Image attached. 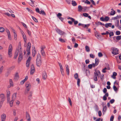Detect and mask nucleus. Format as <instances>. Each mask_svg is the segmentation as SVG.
Returning <instances> with one entry per match:
<instances>
[{"label": "nucleus", "mask_w": 121, "mask_h": 121, "mask_svg": "<svg viewBox=\"0 0 121 121\" xmlns=\"http://www.w3.org/2000/svg\"><path fill=\"white\" fill-rule=\"evenodd\" d=\"M42 61L41 60V56L39 53L37 55L36 59V64L37 66L39 67L41 65Z\"/></svg>", "instance_id": "1"}, {"label": "nucleus", "mask_w": 121, "mask_h": 121, "mask_svg": "<svg viewBox=\"0 0 121 121\" xmlns=\"http://www.w3.org/2000/svg\"><path fill=\"white\" fill-rule=\"evenodd\" d=\"M13 49L12 46V44H10L9 48L8 54L9 57H11L12 56V51Z\"/></svg>", "instance_id": "2"}, {"label": "nucleus", "mask_w": 121, "mask_h": 121, "mask_svg": "<svg viewBox=\"0 0 121 121\" xmlns=\"http://www.w3.org/2000/svg\"><path fill=\"white\" fill-rule=\"evenodd\" d=\"M112 50L113 51L112 52V54L116 55L119 53V52H118V49L117 48H111Z\"/></svg>", "instance_id": "3"}, {"label": "nucleus", "mask_w": 121, "mask_h": 121, "mask_svg": "<svg viewBox=\"0 0 121 121\" xmlns=\"http://www.w3.org/2000/svg\"><path fill=\"white\" fill-rule=\"evenodd\" d=\"M31 47V43L30 42H29L27 44V48L26 49V51L27 52V54L28 55H29L30 54V49Z\"/></svg>", "instance_id": "4"}, {"label": "nucleus", "mask_w": 121, "mask_h": 121, "mask_svg": "<svg viewBox=\"0 0 121 121\" xmlns=\"http://www.w3.org/2000/svg\"><path fill=\"white\" fill-rule=\"evenodd\" d=\"M31 60V57L30 56H29L27 60L26 65V66L27 67H29V64Z\"/></svg>", "instance_id": "5"}, {"label": "nucleus", "mask_w": 121, "mask_h": 121, "mask_svg": "<svg viewBox=\"0 0 121 121\" xmlns=\"http://www.w3.org/2000/svg\"><path fill=\"white\" fill-rule=\"evenodd\" d=\"M45 48V46L42 47L41 48V54L42 56H45V53L44 51L43 50V49Z\"/></svg>", "instance_id": "6"}, {"label": "nucleus", "mask_w": 121, "mask_h": 121, "mask_svg": "<svg viewBox=\"0 0 121 121\" xmlns=\"http://www.w3.org/2000/svg\"><path fill=\"white\" fill-rule=\"evenodd\" d=\"M16 51H18V52H19V54L22 53V50L21 49V43L20 42H19V43L18 49H17Z\"/></svg>", "instance_id": "7"}, {"label": "nucleus", "mask_w": 121, "mask_h": 121, "mask_svg": "<svg viewBox=\"0 0 121 121\" xmlns=\"http://www.w3.org/2000/svg\"><path fill=\"white\" fill-rule=\"evenodd\" d=\"M1 121H5L6 118V115L4 113L2 114L1 116Z\"/></svg>", "instance_id": "8"}, {"label": "nucleus", "mask_w": 121, "mask_h": 121, "mask_svg": "<svg viewBox=\"0 0 121 121\" xmlns=\"http://www.w3.org/2000/svg\"><path fill=\"white\" fill-rule=\"evenodd\" d=\"M56 31L59 34L61 35H63L64 34H65V33L64 31H62L60 30V29H57L56 30Z\"/></svg>", "instance_id": "9"}, {"label": "nucleus", "mask_w": 121, "mask_h": 121, "mask_svg": "<svg viewBox=\"0 0 121 121\" xmlns=\"http://www.w3.org/2000/svg\"><path fill=\"white\" fill-rule=\"evenodd\" d=\"M26 118L28 121H30L31 119L30 115L27 112H26Z\"/></svg>", "instance_id": "10"}, {"label": "nucleus", "mask_w": 121, "mask_h": 121, "mask_svg": "<svg viewBox=\"0 0 121 121\" xmlns=\"http://www.w3.org/2000/svg\"><path fill=\"white\" fill-rule=\"evenodd\" d=\"M0 97L1 99L2 102V103L5 100V96L4 94H2L0 95Z\"/></svg>", "instance_id": "11"}, {"label": "nucleus", "mask_w": 121, "mask_h": 121, "mask_svg": "<svg viewBox=\"0 0 121 121\" xmlns=\"http://www.w3.org/2000/svg\"><path fill=\"white\" fill-rule=\"evenodd\" d=\"M62 14L60 13H59L57 15V17L61 21H62L64 20V18L62 17L61 16H62Z\"/></svg>", "instance_id": "12"}, {"label": "nucleus", "mask_w": 121, "mask_h": 121, "mask_svg": "<svg viewBox=\"0 0 121 121\" xmlns=\"http://www.w3.org/2000/svg\"><path fill=\"white\" fill-rule=\"evenodd\" d=\"M99 62V60L97 58H96L95 60V63H93V67H94L95 66L97 65Z\"/></svg>", "instance_id": "13"}, {"label": "nucleus", "mask_w": 121, "mask_h": 121, "mask_svg": "<svg viewBox=\"0 0 121 121\" xmlns=\"http://www.w3.org/2000/svg\"><path fill=\"white\" fill-rule=\"evenodd\" d=\"M31 71L30 73L31 74H33L34 72L35 71V68L34 66L33 65H32L31 66Z\"/></svg>", "instance_id": "14"}, {"label": "nucleus", "mask_w": 121, "mask_h": 121, "mask_svg": "<svg viewBox=\"0 0 121 121\" xmlns=\"http://www.w3.org/2000/svg\"><path fill=\"white\" fill-rule=\"evenodd\" d=\"M22 53H19V56L18 60V63H20L22 59Z\"/></svg>", "instance_id": "15"}, {"label": "nucleus", "mask_w": 121, "mask_h": 121, "mask_svg": "<svg viewBox=\"0 0 121 121\" xmlns=\"http://www.w3.org/2000/svg\"><path fill=\"white\" fill-rule=\"evenodd\" d=\"M22 37L23 38L24 42L26 43V36L23 32H22Z\"/></svg>", "instance_id": "16"}, {"label": "nucleus", "mask_w": 121, "mask_h": 121, "mask_svg": "<svg viewBox=\"0 0 121 121\" xmlns=\"http://www.w3.org/2000/svg\"><path fill=\"white\" fill-rule=\"evenodd\" d=\"M94 79L95 81H97V76L98 75V74L97 73L96 71L94 73Z\"/></svg>", "instance_id": "17"}, {"label": "nucleus", "mask_w": 121, "mask_h": 121, "mask_svg": "<svg viewBox=\"0 0 121 121\" xmlns=\"http://www.w3.org/2000/svg\"><path fill=\"white\" fill-rule=\"evenodd\" d=\"M47 77V73L45 71H44L43 74V79L44 80H45Z\"/></svg>", "instance_id": "18"}, {"label": "nucleus", "mask_w": 121, "mask_h": 121, "mask_svg": "<svg viewBox=\"0 0 121 121\" xmlns=\"http://www.w3.org/2000/svg\"><path fill=\"white\" fill-rule=\"evenodd\" d=\"M65 67L66 68V71L67 73V74L68 75H69V70L68 65L66 64L65 65Z\"/></svg>", "instance_id": "19"}, {"label": "nucleus", "mask_w": 121, "mask_h": 121, "mask_svg": "<svg viewBox=\"0 0 121 121\" xmlns=\"http://www.w3.org/2000/svg\"><path fill=\"white\" fill-rule=\"evenodd\" d=\"M17 93H15L13 94L12 95V99L15 100L17 97Z\"/></svg>", "instance_id": "20"}, {"label": "nucleus", "mask_w": 121, "mask_h": 121, "mask_svg": "<svg viewBox=\"0 0 121 121\" xmlns=\"http://www.w3.org/2000/svg\"><path fill=\"white\" fill-rule=\"evenodd\" d=\"M30 1L31 2H29L28 3L32 7H33V6H34V3L35 1L32 0H30Z\"/></svg>", "instance_id": "21"}, {"label": "nucleus", "mask_w": 121, "mask_h": 121, "mask_svg": "<svg viewBox=\"0 0 121 121\" xmlns=\"http://www.w3.org/2000/svg\"><path fill=\"white\" fill-rule=\"evenodd\" d=\"M35 47H34L32 49V55L33 57H34L35 54Z\"/></svg>", "instance_id": "22"}, {"label": "nucleus", "mask_w": 121, "mask_h": 121, "mask_svg": "<svg viewBox=\"0 0 121 121\" xmlns=\"http://www.w3.org/2000/svg\"><path fill=\"white\" fill-rule=\"evenodd\" d=\"M112 25V24L111 23H107L105 24V27L107 28H108V27H111Z\"/></svg>", "instance_id": "23"}, {"label": "nucleus", "mask_w": 121, "mask_h": 121, "mask_svg": "<svg viewBox=\"0 0 121 121\" xmlns=\"http://www.w3.org/2000/svg\"><path fill=\"white\" fill-rule=\"evenodd\" d=\"M9 82L10 86L13 87V81L12 79H10L9 80Z\"/></svg>", "instance_id": "24"}, {"label": "nucleus", "mask_w": 121, "mask_h": 121, "mask_svg": "<svg viewBox=\"0 0 121 121\" xmlns=\"http://www.w3.org/2000/svg\"><path fill=\"white\" fill-rule=\"evenodd\" d=\"M18 51H16V52L15 53L14 56V58L15 59H16L17 56L18 55Z\"/></svg>", "instance_id": "25"}, {"label": "nucleus", "mask_w": 121, "mask_h": 121, "mask_svg": "<svg viewBox=\"0 0 121 121\" xmlns=\"http://www.w3.org/2000/svg\"><path fill=\"white\" fill-rule=\"evenodd\" d=\"M26 87L27 88L30 87L31 85L29 82H27L26 84Z\"/></svg>", "instance_id": "26"}, {"label": "nucleus", "mask_w": 121, "mask_h": 121, "mask_svg": "<svg viewBox=\"0 0 121 121\" xmlns=\"http://www.w3.org/2000/svg\"><path fill=\"white\" fill-rule=\"evenodd\" d=\"M32 94V91H30L29 94V95L28 96V98L30 99L31 98V97Z\"/></svg>", "instance_id": "27"}, {"label": "nucleus", "mask_w": 121, "mask_h": 121, "mask_svg": "<svg viewBox=\"0 0 121 121\" xmlns=\"http://www.w3.org/2000/svg\"><path fill=\"white\" fill-rule=\"evenodd\" d=\"M13 33L14 34V39L15 40H16L17 39V35L16 34V33L15 32V31L14 30H13Z\"/></svg>", "instance_id": "28"}, {"label": "nucleus", "mask_w": 121, "mask_h": 121, "mask_svg": "<svg viewBox=\"0 0 121 121\" xmlns=\"http://www.w3.org/2000/svg\"><path fill=\"white\" fill-rule=\"evenodd\" d=\"M89 8V7H86V6H84L82 7V10L84 11H85L86 10H87Z\"/></svg>", "instance_id": "29"}, {"label": "nucleus", "mask_w": 121, "mask_h": 121, "mask_svg": "<svg viewBox=\"0 0 121 121\" xmlns=\"http://www.w3.org/2000/svg\"><path fill=\"white\" fill-rule=\"evenodd\" d=\"M72 3L73 5L74 6H76L77 4L76 2L74 0H72Z\"/></svg>", "instance_id": "30"}, {"label": "nucleus", "mask_w": 121, "mask_h": 121, "mask_svg": "<svg viewBox=\"0 0 121 121\" xmlns=\"http://www.w3.org/2000/svg\"><path fill=\"white\" fill-rule=\"evenodd\" d=\"M82 7L81 6L79 5L78 6V11L79 12H81L82 10Z\"/></svg>", "instance_id": "31"}, {"label": "nucleus", "mask_w": 121, "mask_h": 121, "mask_svg": "<svg viewBox=\"0 0 121 121\" xmlns=\"http://www.w3.org/2000/svg\"><path fill=\"white\" fill-rule=\"evenodd\" d=\"M78 25L79 26H81L82 27H84V28H85L87 26V25H84L83 24H81L80 23H79L78 24Z\"/></svg>", "instance_id": "32"}, {"label": "nucleus", "mask_w": 121, "mask_h": 121, "mask_svg": "<svg viewBox=\"0 0 121 121\" xmlns=\"http://www.w3.org/2000/svg\"><path fill=\"white\" fill-rule=\"evenodd\" d=\"M85 49H86V50L87 52H89L90 51V48L89 47L87 46H86L85 47Z\"/></svg>", "instance_id": "33"}, {"label": "nucleus", "mask_w": 121, "mask_h": 121, "mask_svg": "<svg viewBox=\"0 0 121 121\" xmlns=\"http://www.w3.org/2000/svg\"><path fill=\"white\" fill-rule=\"evenodd\" d=\"M19 78V75L18 73H16L14 79H17Z\"/></svg>", "instance_id": "34"}, {"label": "nucleus", "mask_w": 121, "mask_h": 121, "mask_svg": "<svg viewBox=\"0 0 121 121\" xmlns=\"http://www.w3.org/2000/svg\"><path fill=\"white\" fill-rule=\"evenodd\" d=\"M59 40L62 43H64L65 42V41L66 40L60 38L59 39Z\"/></svg>", "instance_id": "35"}, {"label": "nucleus", "mask_w": 121, "mask_h": 121, "mask_svg": "<svg viewBox=\"0 0 121 121\" xmlns=\"http://www.w3.org/2000/svg\"><path fill=\"white\" fill-rule=\"evenodd\" d=\"M80 78H78L77 79V84L78 86H80Z\"/></svg>", "instance_id": "36"}, {"label": "nucleus", "mask_w": 121, "mask_h": 121, "mask_svg": "<svg viewBox=\"0 0 121 121\" xmlns=\"http://www.w3.org/2000/svg\"><path fill=\"white\" fill-rule=\"evenodd\" d=\"M107 107L106 106L104 107L103 109V112L104 113H105L107 110Z\"/></svg>", "instance_id": "37"}, {"label": "nucleus", "mask_w": 121, "mask_h": 121, "mask_svg": "<svg viewBox=\"0 0 121 121\" xmlns=\"http://www.w3.org/2000/svg\"><path fill=\"white\" fill-rule=\"evenodd\" d=\"M14 100L12 99V100H11L10 102V106L11 107H12L13 105Z\"/></svg>", "instance_id": "38"}, {"label": "nucleus", "mask_w": 121, "mask_h": 121, "mask_svg": "<svg viewBox=\"0 0 121 121\" xmlns=\"http://www.w3.org/2000/svg\"><path fill=\"white\" fill-rule=\"evenodd\" d=\"M109 19V18L108 16H106L104 18V21L107 22Z\"/></svg>", "instance_id": "39"}, {"label": "nucleus", "mask_w": 121, "mask_h": 121, "mask_svg": "<svg viewBox=\"0 0 121 121\" xmlns=\"http://www.w3.org/2000/svg\"><path fill=\"white\" fill-rule=\"evenodd\" d=\"M4 29L3 27H0V32H3L4 31Z\"/></svg>", "instance_id": "40"}, {"label": "nucleus", "mask_w": 121, "mask_h": 121, "mask_svg": "<svg viewBox=\"0 0 121 121\" xmlns=\"http://www.w3.org/2000/svg\"><path fill=\"white\" fill-rule=\"evenodd\" d=\"M60 71L61 72V73L62 75L63 76L64 75L65 73L64 72V69L60 70Z\"/></svg>", "instance_id": "41"}, {"label": "nucleus", "mask_w": 121, "mask_h": 121, "mask_svg": "<svg viewBox=\"0 0 121 121\" xmlns=\"http://www.w3.org/2000/svg\"><path fill=\"white\" fill-rule=\"evenodd\" d=\"M74 77L75 79H78V73H76L74 75Z\"/></svg>", "instance_id": "42"}, {"label": "nucleus", "mask_w": 121, "mask_h": 121, "mask_svg": "<svg viewBox=\"0 0 121 121\" xmlns=\"http://www.w3.org/2000/svg\"><path fill=\"white\" fill-rule=\"evenodd\" d=\"M39 13L40 14H42L45 15H46V13L44 11L41 10L40 11Z\"/></svg>", "instance_id": "43"}, {"label": "nucleus", "mask_w": 121, "mask_h": 121, "mask_svg": "<svg viewBox=\"0 0 121 121\" xmlns=\"http://www.w3.org/2000/svg\"><path fill=\"white\" fill-rule=\"evenodd\" d=\"M117 74L116 72H113L112 76H114V77H113V78L114 79H115L116 78L115 77L117 75Z\"/></svg>", "instance_id": "44"}, {"label": "nucleus", "mask_w": 121, "mask_h": 121, "mask_svg": "<svg viewBox=\"0 0 121 121\" xmlns=\"http://www.w3.org/2000/svg\"><path fill=\"white\" fill-rule=\"evenodd\" d=\"M115 13V12L114 10L112 11L110 13V15H113Z\"/></svg>", "instance_id": "45"}, {"label": "nucleus", "mask_w": 121, "mask_h": 121, "mask_svg": "<svg viewBox=\"0 0 121 121\" xmlns=\"http://www.w3.org/2000/svg\"><path fill=\"white\" fill-rule=\"evenodd\" d=\"M10 91L9 90L7 91V96H10Z\"/></svg>", "instance_id": "46"}, {"label": "nucleus", "mask_w": 121, "mask_h": 121, "mask_svg": "<svg viewBox=\"0 0 121 121\" xmlns=\"http://www.w3.org/2000/svg\"><path fill=\"white\" fill-rule=\"evenodd\" d=\"M116 39L117 40H119L121 39V35L117 36L116 37Z\"/></svg>", "instance_id": "47"}, {"label": "nucleus", "mask_w": 121, "mask_h": 121, "mask_svg": "<svg viewBox=\"0 0 121 121\" xmlns=\"http://www.w3.org/2000/svg\"><path fill=\"white\" fill-rule=\"evenodd\" d=\"M114 85L117 86H118L119 85V82H117V81H115L114 82Z\"/></svg>", "instance_id": "48"}, {"label": "nucleus", "mask_w": 121, "mask_h": 121, "mask_svg": "<svg viewBox=\"0 0 121 121\" xmlns=\"http://www.w3.org/2000/svg\"><path fill=\"white\" fill-rule=\"evenodd\" d=\"M68 100L69 101V102L71 106H72V103L71 102V99H70V98L69 97L68 98Z\"/></svg>", "instance_id": "49"}, {"label": "nucleus", "mask_w": 121, "mask_h": 121, "mask_svg": "<svg viewBox=\"0 0 121 121\" xmlns=\"http://www.w3.org/2000/svg\"><path fill=\"white\" fill-rule=\"evenodd\" d=\"M83 16L85 17H87L89 15L87 13H84L83 14Z\"/></svg>", "instance_id": "50"}, {"label": "nucleus", "mask_w": 121, "mask_h": 121, "mask_svg": "<svg viewBox=\"0 0 121 121\" xmlns=\"http://www.w3.org/2000/svg\"><path fill=\"white\" fill-rule=\"evenodd\" d=\"M113 88L115 91H117V88L116 87V86L115 85H114L113 87Z\"/></svg>", "instance_id": "51"}, {"label": "nucleus", "mask_w": 121, "mask_h": 121, "mask_svg": "<svg viewBox=\"0 0 121 121\" xmlns=\"http://www.w3.org/2000/svg\"><path fill=\"white\" fill-rule=\"evenodd\" d=\"M32 17L33 20L36 22H37L38 21L36 18L33 16H32Z\"/></svg>", "instance_id": "52"}, {"label": "nucleus", "mask_w": 121, "mask_h": 121, "mask_svg": "<svg viewBox=\"0 0 121 121\" xmlns=\"http://www.w3.org/2000/svg\"><path fill=\"white\" fill-rule=\"evenodd\" d=\"M7 35L9 39L10 40H11V35L10 34V33L7 34Z\"/></svg>", "instance_id": "53"}, {"label": "nucleus", "mask_w": 121, "mask_h": 121, "mask_svg": "<svg viewBox=\"0 0 121 121\" xmlns=\"http://www.w3.org/2000/svg\"><path fill=\"white\" fill-rule=\"evenodd\" d=\"M107 69V68L105 67L102 70V72L103 73H105L106 72V70Z\"/></svg>", "instance_id": "54"}, {"label": "nucleus", "mask_w": 121, "mask_h": 121, "mask_svg": "<svg viewBox=\"0 0 121 121\" xmlns=\"http://www.w3.org/2000/svg\"><path fill=\"white\" fill-rule=\"evenodd\" d=\"M3 69V67L2 66L0 68V74L2 72Z\"/></svg>", "instance_id": "55"}, {"label": "nucleus", "mask_w": 121, "mask_h": 121, "mask_svg": "<svg viewBox=\"0 0 121 121\" xmlns=\"http://www.w3.org/2000/svg\"><path fill=\"white\" fill-rule=\"evenodd\" d=\"M92 67H93V64H90L88 65V67L90 69H91Z\"/></svg>", "instance_id": "56"}, {"label": "nucleus", "mask_w": 121, "mask_h": 121, "mask_svg": "<svg viewBox=\"0 0 121 121\" xmlns=\"http://www.w3.org/2000/svg\"><path fill=\"white\" fill-rule=\"evenodd\" d=\"M119 21L118 20L117 21V22L115 23V25L117 27H118L119 26Z\"/></svg>", "instance_id": "57"}, {"label": "nucleus", "mask_w": 121, "mask_h": 121, "mask_svg": "<svg viewBox=\"0 0 121 121\" xmlns=\"http://www.w3.org/2000/svg\"><path fill=\"white\" fill-rule=\"evenodd\" d=\"M72 21V22H74V24L75 25H77L78 23V21H75V19H74V21Z\"/></svg>", "instance_id": "58"}, {"label": "nucleus", "mask_w": 121, "mask_h": 121, "mask_svg": "<svg viewBox=\"0 0 121 121\" xmlns=\"http://www.w3.org/2000/svg\"><path fill=\"white\" fill-rule=\"evenodd\" d=\"M85 3L87 4H90V2L88 0H86L85 2Z\"/></svg>", "instance_id": "59"}, {"label": "nucleus", "mask_w": 121, "mask_h": 121, "mask_svg": "<svg viewBox=\"0 0 121 121\" xmlns=\"http://www.w3.org/2000/svg\"><path fill=\"white\" fill-rule=\"evenodd\" d=\"M90 56L92 58H94L95 57V55H93L92 54H91L90 55Z\"/></svg>", "instance_id": "60"}, {"label": "nucleus", "mask_w": 121, "mask_h": 121, "mask_svg": "<svg viewBox=\"0 0 121 121\" xmlns=\"http://www.w3.org/2000/svg\"><path fill=\"white\" fill-rule=\"evenodd\" d=\"M114 118V116H112L110 118V121H113Z\"/></svg>", "instance_id": "61"}, {"label": "nucleus", "mask_w": 121, "mask_h": 121, "mask_svg": "<svg viewBox=\"0 0 121 121\" xmlns=\"http://www.w3.org/2000/svg\"><path fill=\"white\" fill-rule=\"evenodd\" d=\"M98 55L99 57H100L103 56V55L101 52H99L98 54Z\"/></svg>", "instance_id": "62"}, {"label": "nucleus", "mask_w": 121, "mask_h": 121, "mask_svg": "<svg viewBox=\"0 0 121 121\" xmlns=\"http://www.w3.org/2000/svg\"><path fill=\"white\" fill-rule=\"evenodd\" d=\"M115 101V100L114 99H112L110 101V102L111 104H112L114 103Z\"/></svg>", "instance_id": "63"}, {"label": "nucleus", "mask_w": 121, "mask_h": 121, "mask_svg": "<svg viewBox=\"0 0 121 121\" xmlns=\"http://www.w3.org/2000/svg\"><path fill=\"white\" fill-rule=\"evenodd\" d=\"M116 34L117 35H119L120 34V32L119 31H117L116 32Z\"/></svg>", "instance_id": "64"}]
</instances>
